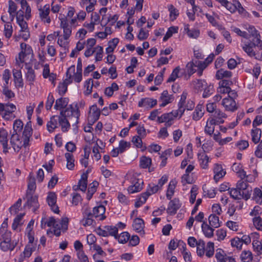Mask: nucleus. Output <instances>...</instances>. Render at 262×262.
I'll return each instance as SVG.
<instances>
[{
    "mask_svg": "<svg viewBox=\"0 0 262 262\" xmlns=\"http://www.w3.org/2000/svg\"><path fill=\"white\" fill-rule=\"evenodd\" d=\"M21 51L15 58L16 63L18 65L24 64L25 66L35 64L32 60L33 51L31 47L25 43L20 44Z\"/></svg>",
    "mask_w": 262,
    "mask_h": 262,
    "instance_id": "nucleus-1",
    "label": "nucleus"
},
{
    "mask_svg": "<svg viewBox=\"0 0 262 262\" xmlns=\"http://www.w3.org/2000/svg\"><path fill=\"white\" fill-rule=\"evenodd\" d=\"M80 116V111L77 103L75 105V107L73 106L72 104H70L69 107L66 108L65 110H62L60 112V117L67 118V117L74 118L75 123L73 125V126H75V128H77V124L79 122V119Z\"/></svg>",
    "mask_w": 262,
    "mask_h": 262,
    "instance_id": "nucleus-2",
    "label": "nucleus"
},
{
    "mask_svg": "<svg viewBox=\"0 0 262 262\" xmlns=\"http://www.w3.org/2000/svg\"><path fill=\"white\" fill-rule=\"evenodd\" d=\"M261 123L262 117L260 115H257L253 121V128L251 130L252 140L255 144L258 143L260 141L262 132L261 129L257 126Z\"/></svg>",
    "mask_w": 262,
    "mask_h": 262,
    "instance_id": "nucleus-3",
    "label": "nucleus"
},
{
    "mask_svg": "<svg viewBox=\"0 0 262 262\" xmlns=\"http://www.w3.org/2000/svg\"><path fill=\"white\" fill-rule=\"evenodd\" d=\"M75 67H70L66 73L67 78L63 82H60L58 85V92L60 96H63L67 92L68 85L72 82V79H70L71 73L73 72V68Z\"/></svg>",
    "mask_w": 262,
    "mask_h": 262,
    "instance_id": "nucleus-4",
    "label": "nucleus"
},
{
    "mask_svg": "<svg viewBox=\"0 0 262 262\" xmlns=\"http://www.w3.org/2000/svg\"><path fill=\"white\" fill-rule=\"evenodd\" d=\"M27 202L24 205V207H28V208H32L33 212L39 208V205L38 202V196L37 195H33V192L27 191L26 192Z\"/></svg>",
    "mask_w": 262,
    "mask_h": 262,
    "instance_id": "nucleus-5",
    "label": "nucleus"
},
{
    "mask_svg": "<svg viewBox=\"0 0 262 262\" xmlns=\"http://www.w3.org/2000/svg\"><path fill=\"white\" fill-rule=\"evenodd\" d=\"M244 179L245 178H241L236 184V187L242 192L243 199L247 200L250 198L252 189L251 187L248 188V185Z\"/></svg>",
    "mask_w": 262,
    "mask_h": 262,
    "instance_id": "nucleus-6",
    "label": "nucleus"
},
{
    "mask_svg": "<svg viewBox=\"0 0 262 262\" xmlns=\"http://www.w3.org/2000/svg\"><path fill=\"white\" fill-rule=\"evenodd\" d=\"M247 30L249 32V37L248 39H250L251 37H253L252 39V43L254 46L255 48L257 46L258 47H261L260 45V35L259 33H257V31L255 29V28L252 26H250L248 28H247Z\"/></svg>",
    "mask_w": 262,
    "mask_h": 262,
    "instance_id": "nucleus-7",
    "label": "nucleus"
},
{
    "mask_svg": "<svg viewBox=\"0 0 262 262\" xmlns=\"http://www.w3.org/2000/svg\"><path fill=\"white\" fill-rule=\"evenodd\" d=\"M215 257L219 262H236L234 258L227 256L225 252L220 248L216 249Z\"/></svg>",
    "mask_w": 262,
    "mask_h": 262,
    "instance_id": "nucleus-8",
    "label": "nucleus"
},
{
    "mask_svg": "<svg viewBox=\"0 0 262 262\" xmlns=\"http://www.w3.org/2000/svg\"><path fill=\"white\" fill-rule=\"evenodd\" d=\"M180 207L181 204L179 199L174 198L169 202L167 212L170 215H174Z\"/></svg>",
    "mask_w": 262,
    "mask_h": 262,
    "instance_id": "nucleus-9",
    "label": "nucleus"
},
{
    "mask_svg": "<svg viewBox=\"0 0 262 262\" xmlns=\"http://www.w3.org/2000/svg\"><path fill=\"white\" fill-rule=\"evenodd\" d=\"M253 238L252 245L254 251L256 252L258 255L261 254L262 243L258 239L259 238V234L257 232H253L251 234Z\"/></svg>",
    "mask_w": 262,
    "mask_h": 262,
    "instance_id": "nucleus-10",
    "label": "nucleus"
},
{
    "mask_svg": "<svg viewBox=\"0 0 262 262\" xmlns=\"http://www.w3.org/2000/svg\"><path fill=\"white\" fill-rule=\"evenodd\" d=\"M39 14L40 19L44 23H50L51 19L49 16L50 13L49 5H46L42 8L39 9Z\"/></svg>",
    "mask_w": 262,
    "mask_h": 262,
    "instance_id": "nucleus-11",
    "label": "nucleus"
},
{
    "mask_svg": "<svg viewBox=\"0 0 262 262\" xmlns=\"http://www.w3.org/2000/svg\"><path fill=\"white\" fill-rule=\"evenodd\" d=\"M133 185L128 188V191L130 193H134L141 191L143 188V181L142 180L137 179L132 181Z\"/></svg>",
    "mask_w": 262,
    "mask_h": 262,
    "instance_id": "nucleus-12",
    "label": "nucleus"
},
{
    "mask_svg": "<svg viewBox=\"0 0 262 262\" xmlns=\"http://www.w3.org/2000/svg\"><path fill=\"white\" fill-rule=\"evenodd\" d=\"M60 27L63 30V38L64 40H68L71 35L72 28L64 18L61 19Z\"/></svg>",
    "mask_w": 262,
    "mask_h": 262,
    "instance_id": "nucleus-13",
    "label": "nucleus"
},
{
    "mask_svg": "<svg viewBox=\"0 0 262 262\" xmlns=\"http://www.w3.org/2000/svg\"><path fill=\"white\" fill-rule=\"evenodd\" d=\"M105 212V208L102 205H100L97 207H95L93 210V216L98 217L100 216V220L103 221L106 216L104 215Z\"/></svg>",
    "mask_w": 262,
    "mask_h": 262,
    "instance_id": "nucleus-14",
    "label": "nucleus"
},
{
    "mask_svg": "<svg viewBox=\"0 0 262 262\" xmlns=\"http://www.w3.org/2000/svg\"><path fill=\"white\" fill-rule=\"evenodd\" d=\"M223 105L226 110L234 112L237 109L236 102L234 100L228 98H224L222 101Z\"/></svg>",
    "mask_w": 262,
    "mask_h": 262,
    "instance_id": "nucleus-15",
    "label": "nucleus"
},
{
    "mask_svg": "<svg viewBox=\"0 0 262 262\" xmlns=\"http://www.w3.org/2000/svg\"><path fill=\"white\" fill-rule=\"evenodd\" d=\"M220 4L226 8L230 12H235L237 8H239L241 6V4L238 1H235L233 4L228 2L227 0H223V2Z\"/></svg>",
    "mask_w": 262,
    "mask_h": 262,
    "instance_id": "nucleus-16",
    "label": "nucleus"
},
{
    "mask_svg": "<svg viewBox=\"0 0 262 262\" xmlns=\"http://www.w3.org/2000/svg\"><path fill=\"white\" fill-rule=\"evenodd\" d=\"M69 102V99L67 97H61L56 100L55 104L54 106V109L60 110L66 108Z\"/></svg>",
    "mask_w": 262,
    "mask_h": 262,
    "instance_id": "nucleus-17",
    "label": "nucleus"
},
{
    "mask_svg": "<svg viewBox=\"0 0 262 262\" xmlns=\"http://www.w3.org/2000/svg\"><path fill=\"white\" fill-rule=\"evenodd\" d=\"M133 229L138 233L141 234H144V221L141 218H136L133 222Z\"/></svg>",
    "mask_w": 262,
    "mask_h": 262,
    "instance_id": "nucleus-18",
    "label": "nucleus"
},
{
    "mask_svg": "<svg viewBox=\"0 0 262 262\" xmlns=\"http://www.w3.org/2000/svg\"><path fill=\"white\" fill-rule=\"evenodd\" d=\"M204 146L205 145L203 144L202 146L203 151L202 152L198 153V157L199 160L200 162L201 167L204 169H206L208 166V163L209 162V157L205 153V150H204Z\"/></svg>",
    "mask_w": 262,
    "mask_h": 262,
    "instance_id": "nucleus-19",
    "label": "nucleus"
},
{
    "mask_svg": "<svg viewBox=\"0 0 262 262\" xmlns=\"http://www.w3.org/2000/svg\"><path fill=\"white\" fill-rule=\"evenodd\" d=\"M174 97L172 95H168L167 90L164 91L161 94V96L160 97V99L162 101V103L160 104V106H165L168 103H171Z\"/></svg>",
    "mask_w": 262,
    "mask_h": 262,
    "instance_id": "nucleus-20",
    "label": "nucleus"
},
{
    "mask_svg": "<svg viewBox=\"0 0 262 262\" xmlns=\"http://www.w3.org/2000/svg\"><path fill=\"white\" fill-rule=\"evenodd\" d=\"M83 217L81 222L84 226H91L93 224L94 222V220L92 219L93 214L88 209L85 210L83 213Z\"/></svg>",
    "mask_w": 262,
    "mask_h": 262,
    "instance_id": "nucleus-21",
    "label": "nucleus"
},
{
    "mask_svg": "<svg viewBox=\"0 0 262 262\" xmlns=\"http://www.w3.org/2000/svg\"><path fill=\"white\" fill-rule=\"evenodd\" d=\"M91 112H92V114L89 117V120H91L93 123L99 119L100 115V110L97 107L96 104H94L90 107Z\"/></svg>",
    "mask_w": 262,
    "mask_h": 262,
    "instance_id": "nucleus-22",
    "label": "nucleus"
},
{
    "mask_svg": "<svg viewBox=\"0 0 262 262\" xmlns=\"http://www.w3.org/2000/svg\"><path fill=\"white\" fill-rule=\"evenodd\" d=\"M204 114V106L202 104H198L192 114V119L195 121L199 120Z\"/></svg>",
    "mask_w": 262,
    "mask_h": 262,
    "instance_id": "nucleus-23",
    "label": "nucleus"
},
{
    "mask_svg": "<svg viewBox=\"0 0 262 262\" xmlns=\"http://www.w3.org/2000/svg\"><path fill=\"white\" fill-rule=\"evenodd\" d=\"M202 229L205 236L208 238H211L213 236L214 229L210 225L207 224L205 222H203L202 224Z\"/></svg>",
    "mask_w": 262,
    "mask_h": 262,
    "instance_id": "nucleus-24",
    "label": "nucleus"
},
{
    "mask_svg": "<svg viewBox=\"0 0 262 262\" xmlns=\"http://www.w3.org/2000/svg\"><path fill=\"white\" fill-rule=\"evenodd\" d=\"M213 171L215 173L214 179L216 182L218 181L220 178L223 177L226 174V171L223 170L221 165L218 164L215 165Z\"/></svg>",
    "mask_w": 262,
    "mask_h": 262,
    "instance_id": "nucleus-25",
    "label": "nucleus"
},
{
    "mask_svg": "<svg viewBox=\"0 0 262 262\" xmlns=\"http://www.w3.org/2000/svg\"><path fill=\"white\" fill-rule=\"evenodd\" d=\"M242 165L239 163H234L232 166V170L236 172L240 178H245L246 176V171L243 169Z\"/></svg>",
    "mask_w": 262,
    "mask_h": 262,
    "instance_id": "nucleus-26",
    "label": "nucleus"
},
{
    "mask_svg": "<svg viewBox=\"0 0 262 262\" xmlns=\"http://www.w3.org/2000/svg\"><path fill=\"white\" fill-rule=\"evenodd\" d=\"M33 133L32 129L24 128L23 132V138L24 141V147H27L29 145L30 139Z\"/></svg>",
    "mask_w": 262,
    "mask_h": 262,
    "instance_id": "nucleus-27",
    "label": "nucleus"
},
{
    "mask_svg": "<svg viewBox=\"0 0 262 262\" xmlns=\"http://www.w3.org/2000/svg\"><path fill=\"white\" fill-rule=\"evenodd\" d=\"M36 188V180L33 173L31 172L29 173L28 181V189L27 191L34 192Z\"/></svg>",
    "mask_w": 262,
    "mask_h": 262,
    "instance_id": "nucleus-28",
    "label": "nucleus"
},
{
    "mask_svg": "<svg viewBox=\"0 0 262 262\" xmlns=\"http://www.w3.org/2000/svg\"><path fill=\"white\" fill-rule=\"evenodd\" d=\"M209 225L212 227L217 228L221 226V223L219 216L214 214H211L208 217Z\"/></svg>",
    "mask_w": 262,
    "mask_h": 262,
    "instance_id": "nucleus-29",
    "label": "nucleus"
},
{
    "mask_svg": "<svg viewBox=\"0 0 262 262\" xmlns=\"http://www.w3.org/2000/svg\"><path fill=\"white\" fill-rule=\"evenodd\" d=\"M67 160V167L69 170H73L75 166V159L73 155L69 152H67L64 155Z\"/></svg>",
    "mask_w": 262,
    "mask_h": 262,
    "instance_id": "nucleus-30",
    "label": "nucleus"
},
{
    "mask_svg": "<svg viewBox=\"0 0 262 262\" xmlns=\"http://www.w3.org/2000/svg\"><path fill=\"white\" fill-rule=\"evenodd\" d=\"M98 185V182L96 181L93 182L90 184L86 196V199L88 200H91V199L92 198L93 195L96 191L97 187Z\"/></svg>",
    "mask_w": 262,
    "mask_h": 262,
    "instance_id": "nucleus-31",
    "label": "nucleus"
},
{
    "mask_svg": "<svg viewBox=\"0 0 262 262\" xmlns=\"http://www.w3.org/2000/svg\"><path fill=\"white\" fill-rule=\"evenodd\" d=\"M182 69L180 68V67H177L172 71L170 76L168 78L167 82H171L175 81V80L179 76H182Z\"/></svg>",
    "mask_w": 262,
    "mask_h": 262,
    "instance_id": "nucleus-32",
    "label": "nucleus"
},
{
    "mask_svg": "<svg viewBox=\"0 0 262 262\" xmlns=\"http://www.w3.org/2000/svg\"><path fill=\"white\" fill-rule=\"evenodd\" d=\"M214 57V54H211L204 61H199L198 63L196 62L194 63L192 61V62L189 63L187 66H188L189 64H190V66H195V64H197V66H208L211 63L213 60Z\"/></svg>",
    "mask_w": 262,
    "mask_h": 262,
    "instance_id": "nucleus-33",
    "label": "nucleus"
},
{
    "mask_svg": "<svg viewBox=\"0 0 262 262\" xmlns=\"http://www.w3.org/2000/svg\"><path fill=\"white\" fill-rule=\"evenodd\" d=\"M232 76V73L230 71L224 70L223 69L217 71L215 77L217 79H222L224 78H229Z\"/></svg>",
    "mask_w": 262,
    "mask_h": 262,
    "instance_id": "nucleus-34",
    "label": "nucleus"
},
{
    "mask_svg": "<svg viewBox=\"0 0 262 262\" xmlns=\"http://www.w3.org/2000/svg\"><path fill=\"white\" fill-rule=\"evenodd\" d=\"M58 121L61 127V130L63 132H67L70 127V124L67 118L58 117Z\"/></svg>",
    "mask_w": 262,
    "mask_h": 262,
    "instance_id": "nucleus-35",
    "label": "nucleus"
},
{
    "mask_svg": "<svg viewBox=\"0 0 262 262\" xmlns=\"http://www.w3.org/2000/svg\"><path fill=\"white\" fill-rule=\"evenodd\" d=\"M176 185V182L175 181L171 180L169 182L166 192V197L168 200H170L172 198V196L174 194Z\"/></svg>",
    "mask_w": 262,
    "mask_h": 262,
    "instance_id": "nucleus-36",
    "label": "nucleus"
},
{
    "mask_svg": "<svg viewBox=\"0 0 262 262\" xmlns=\"http://www.w3.org/2000/svg\"><path fill=\"white\" fill-rule=\"evenodd\" d=\"M118 42L119 39L117 38H115L110 40L108 43V47L106 48V53L110 54L113 52Z\"/></svg>",
    "mask_w": 262,
    "mask_h": 262,
    "instance_id": "nucleus-37",
    "label": "nucleus"
},
{
    "mask_svg": "<svg viewBox=\"0 0 262 262\" xmlns=\"http://www.w3.org/2000/svg\"><path fill=\"white\" fill-rule=\"evenodd\" d=\"M253 200H255L257 203L261 205L262 204V191L258 188H255L252 196Z\"/></svg>",
    "mask_w": 262,
    "mask_h": 262,
    "instance_id": "nucleus-38",
    "label": "nucleus"
},
{
    "mask_svg": "<svg viewBox=\"0 0 262 262\" xmlns=\"http://www.w3.org/2000/svg\"><path fill=\"white\" fill-rule=\"evenodd\" d=\"M88 176L86 173H83L79 180L78 185L81 187V191L85 192L87 188Z\"/></svg>",
    "mask_w": 262,
    "mask_h": 262,
    "instance_id": "nucleus-39",
    "label": "nucleus"
},
{
    "mask_svg": "<svg viewBox=\"0 0 262 262\" xmlns=\"http://www.w3.org/2000/svg\"><path fill=\"white\" fill-rule=\"evenodd\" d=\"M55 116H52L50 120L47 123V128L50 133H52L57 127V121L55 119Z\"/></svg>",
    "mask_w": 262,
    "mask_h": 262,
    "instance_id": "nucleus-40",
    "label": "nucleus"
},
{
    "mask_svg": "<svg viewBox=\"0 0 262 262\" xmlns=\"http://www.w3.org/2000/svg\"><path fill=\"white\" fill-rule=\"evenodd\" d=\"M196 246L197 255L200 257H202L205 253V243L203 240L200 239L198 241V244Z\"/></svg>",
    "mask_w": 262,
    "mask_h": 262,
    "instance_id": "nucleus-41",
    "label": "nucleus"
},
{
    "mask_svg": "<svg viewBox=\"0 0 262 262\" xmlns=\"http://www.w3.org/2000/svg\"><path fill=\"white\" fill-rule=\"evenodd\" d=\"M104 228L106 229L108 236H114L115 238H117L118 229L117 227L113 226H105L104 227Z\"/></svg>",
    "mask_w": 262,
    "mask_h": 262,
    "instance_id": "nucleus-42",
    "label": "nucleus"
},
{
    "mask_svg": "<svg viewBox=\"0 0 262 262\" xmlns=\"http://www.w3.org/2000/svg\"><path fill=\"white\" fill-rule=\"evenodd\" d=\"M194 87L198 91H202L207 86V82L202 79H197L193 82Z\"/></svg>",
    "mask_w": 262,
    "mask_h": 262,
    "instance_id": "nucleus-43",
    "label": "nucleus"
},
{
    "mask_svg": "<svg viewBox=\"0 0 262 262\" xmlns=\"http://www.w3.org/2000/svg\"><path fill=\"white\" fill-rule=\"evenodd\" d=\"M230 195L231 198L235 200H239L241 198L243 199V195L242 192L237 187L236 188H232L229 191Z\"/></svg>",
    "mask_w": 262,
    "mask_h": 262,
    "instance_id": "nucleus-44",
    "label": "nucleus"
},
{
    "mask_svg": "<svg viewBox=\"0 0 262 262\" xmlns=\"http://www.w3.org/2000/svg\"><path fill=\"white\" fill-rule=\"evenodd\" d=\"M168 10L170 12L169 17L171 20L173 21L175 20L177 16L179 15L178 10L174 7L172 5H170L168 6Z\"/></svg>",
    "mask_w": 262,
    "mask_h": 262,
    "instance_id": "nucleus-45",
    "label": "nucleus"
},
{
    "mask_svg": "<svg viewBox=\"0 0 262 262\" xmlns=\"http://www.w3.org/2000/svg\"><path fill=\"white\" fill-rule=\"evenodd\" d=\"M151 164V159L150 158L143 156L141 158L140 166L142 168H148Z\"/></svg>",
    "mask_w": 262,
    "mask_h": 262,
    "instance_id": "nucleus-46",
    "label": "nucleus"
},
{
    "mask_svg": "<svg viewBox=\"0 0 262 262\" xmlns=\"http://www.w3.org/2000/svg\"><path fill=\"white\" fill-rule=\"evenodd\" d=\"M0 247L4 251H7L9 250L12 251L14 249L15 245H11L10 242L3 241L0 244Z\"/></svg>",
    "mask_w": 262,
    "mask_h": 262,
    "instance_id": "nucleus-47",
    "label": "nucleus"
},
{
    "mask_svg": "<svg viewBox=\"0 0 262 262\" xmlns=\"http://www.w3.org/2000/svg\"><path fill=\"white\" fill-rule=\"evenodd\" d=\"M47 201L49 206H54V205L56 204L57 196L56 193L54 192H49L47 198Z\"/></svg>",
    "mask_w": 262,
    "mask_h": 262,
    "instance_id": "nucleus-48",
    "label": "nucleus"
},
{
    "mask_svg": "<svg viewBox=\"0 0 262 262\" xmlns=\"http://www.w3.org/2000/svg\"><path fill=\"white\" fill-rule=\"evenodd\" d=\"M178 28L177 27H170L168 28L166 34L163 37V41H167L170 37H171L173 34L177 33L178 32Z\"/></svg>",
    "mask_w": 262,
    "mask_h": 262,
    "instance_id": "nucleus-49",
    "label": "nucleus"
},
{
    "mask_svg": "<svg viewBox=\"0 0 262 262\" xmlns=\"http://www.w3.org/2000/svg\"><path fill=\"white\" fill-rule=\"evenodd\" d=\"M130 238V234L127 232H123L119 236L117 234V239L118 242L121 244L126 243Z\"/></svg>",
    "mask_w": 262,
    "mask_h": 262,
    "instance_id": "nucleus-50",
    "label": "nucleus"
},
{
    "mask_svg": "<svg viewBox=\"0 0 262 262\" xmlns=\"http://www.w3.org/2000/svg\"><path fill=\"white\" fill-rule=\"evenodd\" d=\"M203 90L204 92L203 93L202 96L205 98L209 97L214 92L213 85L211 84L208 85L207 84V86H205Z\"/></svg>",
    "mask_w": 262,
    "mask_h": 262,
    "instance_id": "nucleus-51",
    "label": "nucleus"
},
{
    "mask_svg": "<svg viewBox=\"0 0 262 262\" xmlns=\"http://www.w3.org/2000/svg\"><path fill=\"white\" fill-rule=\"evenodd\" d=\"M21 6L23 9H26V18L28 19L31 17V8L28 6L27 2L25 0H22L21 1Z\"/></svg>",
    "mask_w": 262,
    "mask_h": 262,
    "instance_id": "nucleus-52",
    "label": "nucleus"
},
{
    "mask_svg": "<svg viewBox=\"0 0 262 262\" xmlns=\"http://www.w3.org/2000/svg\"><path fill=\"white\" fill-rule=\"evenodd\" d=\"M205 16H206V18H207L208 20L209 21V23L210 24H211V25L213 26L217 27L219 30L223 29V27L218 24V23L215 20V19L213 16H212L207 13H206L205 14Z\"/></svg>",
    "mask_w": 262,
    "mask_h": 262,
    "instance_id": "nucleus-53",
    "label": "nucleus"
},
{
    "mask_svg": "<svg viewBox=\"0 0 262 262\" xmlns=\"http://www.w3.org/2000/svg\"><path fill=\"white\" fill-rule=\"evenodd\" d=\"M93 85V80L91 78L87 80L85 82L84 87L86 88V90L84 92V93L85 95H89L91 94Z\"/></svg>",
    "mask_w": 262,
    "mask_h": 262,
    "instance_id": "nucleus-54",
    "label": "nucleus"
},
{
    "mask_svg": "<svg viewBox=\"0 0 262 262\" xmlns=\"http://www.w3.org/2000/svg\"><path fill=\"white\" fill-rule=\"evenodd\" d=\"M214 252V243L209 242L207 244L206 255L208 257H212Z\"/></svg>",
    "mask_w": 262,
    "mask_h": 262,
    "instance_id": "nucleus-55",
    "label": "nucleus"
},
{
    "mask_svg": "<svg viewBox=\"0 0 262 262\" xmlns=\"http://www.w3.org/2000/svg\"><path fill=\"white\" fill-rule=\"evenodd\" d=\"M178 109L176 111H172L171 112V114H172V115L174 117H177L179 116V118H181L183 114H184L185 108L184 107V105L179 104H178Z\"/></svg>",
    "mask_w": 262,
    "mask_h": 262,
    "instance_id": "nucleus-56",
    "label": "nucleus"
},
{
    "mask_svg": "<svg viewBox=\"0 0 262 262\" xmlns=\"http://www.w3.org/2000/svg\"><path fill=\"white\" fill-rule=\"evenodd\" d=\"M16 20L17 24L21 28L20 30H25L28 29L27 23L24 20V18H23V15L20 16V15L18 14L16 16Z\"/></svg>",
    "mask_w": 262,
    "mask_h": 262,
    "instance_id": "nucleus-57",
    "label": "nucleus"
},
{
    "mask_svg": "<svg viewBox=\"0 0 262 262\" xmlns=\"http://www.w3.org/2000/svg\"><path fill=\"white\" fill-rule=\"evenodd\" d=\"M241 258L243 262H249L252 260V253L249 251H244L241 255Z\"/></svg>",
    "mask_w": 262,
    "mask_h": 262,
    "instance_id": "nucleus-58",
    "label": "nucleus"
},
{
    "mask_svg": "<svg viewBox=\"0 0 262 262\" xmlns=\"http://www.w3.org/2000/svg\"><path fill=\"white\" fill-rule=\"evenodd\" d=\"M3 94L8 99H11L15 97V94L8 89L6 84H4L3 86Z\"/></svg>",
    "mask_w": 262,
    "mask_h": 262,
    "instance_id": "nucleus-59",
    "label": "nucleus"
},
{
    "mask_svg": "<svg viewBox=\"0 0 262 262\" xmlns=\"http://www.w3.org/2000/svg\"><path fill=\"white\" fill-rule=\"evenodd\" d=\"M13 29L10 23H7L4 26V34L6 37L9 38L12 34Z\"/></svg>",
    "mask_w": 262,
    "mask_h": 262,
    "instance_id": "nucleus-60",
    "label": "nucleus"
},
{
    "mask_svg": "<svg viewBox=\"0 0 262 262\" xmlns=\"http://www.w3.org/2000/svg\"><path fill=\"white\" fill-rule=\"evenodd\" d=\"M34 250L35 247H33L32 245L28 244L26 246L23 253L27 258H29L31 256L32 252Z\"/></svg>",
    "mask_w": 262,
    "mask_h": 262,
    "instance_id": "nucleus-61",
    "label": "nucleus"
},
{
    "mask_svg": "<svg viewBox=\"0 0 262 262\" xmlns=\"http://www.w3.org/2000/svg\"><path fill=\"white\" fill-rule=\"evenodd\" d=\"M231 245L233 247H236L238 250H241L243 242L238 237H235L231 240Z\"/></svg>",
    "mask_w": 262,
    "mask_h": 262,
    "instance_id": "nucleus-62",
    "label": "nucleus"
},
{
    "mask_svg": "<svg viewBox=\"0 0 262 262\" xmlns=\"http://www.w3.org/2000/svg\"><path fill=\"white\" fill-rule=\"evenodd\" d=\"M144 100L145 106H148L149 108H152L157 104V100L152 98H145Z\"/></svg>",
    "mask_w": 262,
    "mask_h": 262,
    "instance_id": "nucleus-63",
    "label": "nucleus"
},
{
    "mask_svg": "<svg viewBox=\"0 0 262 262\" xmlns=\"http://www.w3.org/2000/svg\"><path fill=\"white\" fill-rule=\"evenodd\" d=\"M160 189V187L159 185H155L154 184H150L146 189L147 192L151 195L158 191Z\"/></svg>",
    "mask_w": 262,
    "mask_h": 262,
    "instance_id": "nucleus-64",
    "label": "nucleus"
}]
</instances>
